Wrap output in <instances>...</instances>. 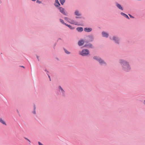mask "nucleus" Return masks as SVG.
Listing matches in <instances>:
<instances>
[{
    "mask_svg": "<svg viewBox=\"0 0 145 145\" xmlns=\"http://www.w3.org/2000/svg\"><path fill=\"white\" fill-rule=\"evenodd\" d=\"M120 63L125 71H127L130 69V68L129 64L126 61L123 60H120Z\"/></svg>",
    "mask_w": 145,
    "mask_h": 145,
    "instance_id": "nucleus-1",
    "label": "nucleus"
},
{
    "mask_svg": "<svg viewBox=\"0 0 145 145\" xmlns=\"http://www.w3.org/2000/svg\"><path fill=\"white\" fill-rule=\"evenodd\" d=\"M113 39L115 41L116 43L118 44L119 43V42H118L119 39L117 37H113Z\"/></svg>",
    "mask_w": 145,
    "mask_h": 145,
    "instance_id": "nucleus-9",
    "label": "nucleus"
},
{
    "mask_svg": "<svg viewBox=\"0 0 145 145\" xmlns=\"http://www.w3.org/2000/svg\"><path fill=\"white\" fill-rule=\"evenodd\" d=\"M102 34L103 35V36L104 37H108V34L107 33L103 32H102Z\"/></svg>",
    "mask_w": 145,
    "mask_h": 145,
    "instance_id": "nucleus-8",
    "label": "nucleus"
},
{
    "mask_svg": "<svg viewBox=\"0 0 145 145\" xmlns=\"http://www.w3.org/2000/svg\"><path fill=\"white\" fill-rule=\"evenodd\" d=\"M75 14L77 16H79L80 15V14L79 13V12L77 10H76L75 11Z\"/></svg>",
    "mask_w": 145,
    "mask_h": 145,
    "instance_id": "nucleus-15",
    "label": "nucleus"
},
{
    "mask_svg": "<svg viewBox=\"0 0 145 145\" xmlns=\"http://www.w3.org/2000/svg\"><path fill=\"white\" fill-rule=\"evenodd\" d=\"M59 9L60 11L63 14L65 15H66V14L64 11V9L62 7H59Z\"/></svg>",
    "mask_w": 145,
    "mask_h": 145,
    "instance_id": "nucleus-5",
    "label": "nucleus"
},
{
    "mask_svg": "<svg viewBox=\"0 0 145 145\" xmlns=\"http://www.w3.org/2000/svg\"><path fill=\"white\" fill-rule=\"evenodd\" d=\"M26 140H27V141H28L29 142H30V141L27 138H25Z\"/></svg>",
    "mask_w": 145,
    "mask_h": 145,
    "instance_id": "nucleus-23",
    "label": "nucleus"
},
{
    "mask_svg": "<svg viewBox=\"0 0 145 145\" xmlns=\"http://www.w3.org/2000/svg\"><path fill=\"white\" fill-rule=\"evenodd\" d=\"M64 51H65V53H66L67 54H70V53L68 52L67 50H66V49H64Z\"/></svg>",
    "mask_w": 145,
    "mask_h": 145,
    "instance_id": "nucleus-20",
    "label": "nucleus"
},
{
    "mask_svg": "<svg viewBox=\"0 0 145 145\" xmlns=\"http://www.w3.org/2000/svg\"><path fill=\"white\" fill-rule=\"evenodd\" d=\"M35 108H36V107H35V105H34V111L33 112V113L34 114H35Z\"/></svg>",
    "mask_w": 145,
    "mask_h": 145,
    "instance_id": "nucleus-22",
    "label": "nucleus"
},
{
    "mask_svg": "<svg viewBox=\"0 0 145 145\" xmlns=\"http://www.w3.org/2000/svg\"><path fill=\"white\" fill-rule=\"evenodd\" d=\"M121 15L123 16L124 17L127 18L128 19H129V17L126 14H125L123 12H121Z\"/></svg>",
    "mask_w": 145,
    "mask_h": 145,
    "instance_id": "nucleus-13",
    "label": "nucleus"
},
{
    "mask_svg": "<svg viewBox=\"0 0 145 145\" xmlns=\"http://www.w3.org/2000/svg\"><path fill=\"white\" fill-rule=\"evenodd\" d=\"M76 30L79 32H82L83 30V28L82 27H78L76 28Z\"/></svg>",
    "mask_w": 145,
    "mask_h": 145,
    "instance_id": "nucleus-12",
    "label": "nucleus"
},
{
    "mask_svg": "<svg viewBox=\"0 0 145 145\" xmlns=\"http://www.w3.org/2000/svg\"><path fill=\"white\" fill-rule=\"evenodd\" d=\"M84 43V41L83 40H79L78 42V44L79 46H81Z\"/></svg>",
    "mask_w": 145,
    "mask_h": 145,
    "instance_id": "nucleus-6",
    "label": "nucleus"
},
{
    "mask_svg": "<svg viewBox=\"0 0 145 145\" xmlns=\"http://www.w3.org/2000/svg\"><path fill=\"white\" fill-rule=\"evenodd\" d=\"M37 2H39V1H37Z\"/></svg>",
    "mask_w": 145,
    "mask_h": 145,
    "instance_id": "nucleus-30",
    "label": "nucleus"
},
{
    "mask_svg": "<svg viewBox=\"0 0 145 145\" xmlns=\"http://www.w3.org/2000/svg\"><path fill=\"white\" fill-rule=\"evenodd\" d=\"M59 88L60 89L62 93H63L64 92V90L63 89L61 88V87L60 86L59 87Z\"/></svg>",
    "mask_w": 145,
    "mask_h": 145,
    "instance_id": "nucleus-19",
    "label": "nucleus"
},
{
    "mask_svg": "<svg viewBox=\"0 0 145 145\" xmlns=\"http://www.w3.org/2000/svg\"><path fill=\"white\" fill-rule=\"evenodd\" d=\"M22 67L24 68V67L23 66H22Z\"/></svg>",
    "mask_w": 145,
    "mask_h": 145,
    "instance_id": "nucleus-28",
    "label": "nucleus"
},
{
    "mask_svg": "<svg viewBox=\"0 0 145 145\" xmlns=\"http://www.w3.org/2000/svg\"><path fill=\"white\" fill-rule=\"evenodd\" d=\"M60 22L63 24H64L65 25V24H66V23H65L63 20L61 19H60Z\"/></svg>",
    "mask_w": 145,
    "mask_h": 145,
    "instance_id": "nucleus-21",
    "label": "nucleus"
},
{
    "mask_svg": "<svg viewBox=\"0 0 145 145\" xmlns=\"http://www.w3.org/2000/svg\"><path fill=\"white\" fill-rule=\"evenodd\" d=\"M89 52L88 50L86 49H83L80 52V54L83 56H87L89 54Z\"/></svg>",
    "mask_w": 145,
    "mask_h": 145,
    "instance_id": "nucleus-2",
    "label": "nucleus"
},
{
    "mask_svg": "<svg viewBox=\"0 0 145 145\" xmlns=\"http://www.w3.org/2000/svg\"><path fill=\"white\" fill-rule=\"evenodd\" d=\"M144 104H145V100L144 101Z\"/></svg>",
    "mask_w": 145,
    "mask_h": 145,
    "instance_id": "nucleus-27",
    "label": "nucleus"
},
{
    "mask_svg": "<svg viewBox=\"0 0 145 145\" xmlns=\"http://www.w3.org/2000/svg\"><path fill=\"white\" fill-rule=\"evenodd\" d=\"M93 59L98 61L101 64H102L105 63V62L102 60H101L100 58L97 56H94L93 57Z\"/></svg>",
    "mask_w": 145,
    "mask_h": 145,
    "instance_id": "nucleus-4",
    "label": "nucleus"
},
{
    "mask_svg": "<svg viewBox=\"0 0 145 145\" xmlns=\"http://www.w3.org/2000/svg\"><path fill=\"white\" fill-rule=\"evenodd\" d=\"M38 143L39 145H43L40 142H39Z\"/></svg>",
    "mask_w": 145,
    "mask_h": 145,
    "instance_id": "nucleus-25",
    "label": "nucleus"
},
{
    "mask_svg": "<svg viewBox=\"0 0 145 145\" xmlns=\"http://www.w3.org/2000/svg\"><path fill=\"white\" fill-rule=\"evenodd\" d=\"M65 25L66 26H67L68 27H69L70 29H73L72 27V26L69 25L67 24H65Z\"/></svg>",
    "mask_w": 145,
    "mask_h": 145,
    "instance_id": "nucleus-18",
    "label": "nucleus"
},
{
    "mask_svg": "<svg viewBox=\"0 0 145 145\" xmlns=\"http://www.w3.org/2000/svg\"><path fill=\"white\" fill-rule=\"evenodd\" d=\"M64 19L66 20H67L68 22H69L71 24H74L76 25H78V23L77 22L74 21L73 20L70 18H69L67 17H65L64 18Z\"/></svg>",
    "mask_w": 145,
    "mask_h": 145,
    "instance_id": "nucleus-3",
    "label": "nucleus"
},
{
    "mask_svg": "<svg viewBox=\"0 0 145 145\" xmlns=\"http://www.w3.org/2000/svg\"><path fill=\"white\" fill-rule=\"evenodd\" d=\"M55 2V6L58 7L60 5V4H59L58 0H56Z\"/></svg>",
    "mask_w": 145,
    "mask_h": 145,
    "instance_id": "nucleus-11",
    "label": "nucleus"
},
{
    "mask_svg": "<svg viewBox=\"0 0 145 145\" xmlns=\"http://www.w3.org/2000/svg\"><path fill=\"white\" fill-rule=\"evenodd\" d=\"M117 6L120 9H121L122 10H123V8L122 7H121V5H120L119 4L117 3Z\"/></svg>",
    "mask_w": 145,
    "mask_h": 145,
    "instance_id": "nucleus-14",
    "label": "nucleus"
},
{
    "mask_svg": "<svg viewBox=\"0 0 145 145\" xmlns=\"http://www.w3.org/2000/svg\"><path fill=\"white\" fill-rule=\"evenodd\" d=\"M92 30V29L89 28H85L84 29V31L87 32H90Z\"/></svg>",
    "mask_w": 145,
    "mask_h": 145,
    "instance_id": "nucleus-7",
    "label": "nucleus"
},
{
    "mask_svg": "<svg viewBox=\"0 0 145 145\" xmlns=\"http://www.w3.org/2000/svg\"><path fill=\"white\" fill-rule=\"evenodd\" d=\"M1 0H0V3H1Z\"/></svg>",
    "mask_w": 145,
    "mask_h": 145,
    "instance_id": "nucleus-29",
    "label": "nucleus"
},
{
    "mask_svg": "<svg viewBox=\"0 0 145 145\" xmlns=\"http://www.w3.org/2000/svg\"><path fill=\"white\" fill-rule=\"evenodd\" d=\"M85 46L86 47H88L89 48H92V45L91 44H89L88 45H85Z\"/></svg>",
    "mask_w": 145,
    "mask_h": 145,
    "instance_id": "nucleus-16",
    "label": "nucleus"
},
{
    "mask_svg": "<svg viewBox=\"0 0 145 145\" xmlns=\"http://www.w3.org/2000/svg\"><path fill=\"white\" fill-rule=\"evenodd\" d=\"M48 77H49V78H50V80H51L50 78V76H49V75H48Z\"/></svg>",
    "mask_w": 145,
    "mask_h": 145,
    "instance_id": "nucleus-26",
    "label": "nucleus"
},
{
    "mask_svg": "<svg viewBox=\"0 0 145 145\" xmlns=\"http://www.w3.org/2000/svg\"><path fill=\"white\" fill-rule=\"evenodd\" d=\"M0 122L5 125H7V124L2 119V118H0Z\"/></svg>",
    "mask_w": 145,
    "mask_h": 145,
    "instance_id": "nucleus-10",
    "label": "nucleus"
},
{
    "mask_svg": "<svg viewBox=\"0 0 145 145\" xmlns=\"http://www.w3.org/2000/svg\"><path fill=\"white\" fill-rule=\"evenodd\" d=\"M61 3L63 5L65 1V0H59Z\"/></svg>",
    "mask_w": 145,
    "mask_h": 145,
    "instance_id": "nucleus-17",
    "label": "nucleus"
},
{
    "mask_svg": "<svg viewBox=\"0 0 145 145\" xmlns=\"http://www.w3.org/2000/svg\"><path fill=\"white\" fill-rule=\"evenodd\" d=\"M129 16H130V17L131 18H134V17L133 16H131V15L129 14Z\"/></svg>",
    "mask_w": 145,
    "mask_h": 145,
    "instance_id": "nucleus-24",
    "label": "nucleus"
}]
</instances>
